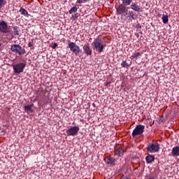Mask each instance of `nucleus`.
<instances>
[{
	"label": "nucleus",
	"instance_id": "nucleus-27",
	"mask_svg": "<svg viewBox=\"0 0 179 179\" xmlns=\"http://www.w3.org/2000/svg\"><path fill=\"white\" fill-rule=\"evenodd\" d=\"M84 2H87V0H77L76 3H84Z\"/></svg>",
	"mask_w": 179,
	"mask_h": 179
},
{
	"label": "nucleus",
	"instance_id": "nucleus-23",
	"mask_svg": "<svg viewBox=\"0 0 179 179\" xmlns=\"http://www.w3.org/2000/svg\"><path fill=\"white\" fill-rule=\"evenodd\" d=\"M137 57H141V52H136L135 53H133V55L131 56V59H135V58H137Z\"/></svg>",
	"mask_w": 179,
	"mask_h": 179
},
{
	"label": "nucleus",
	"instance_id": "nucleus-11",
	"mask_svg": "<svg viewBox=\"0 0 179 179\" xmlns=\"http://www.w3.org/2000/svg\"><path fill=\"white\" fill-rule=\"evenodd\" d=\"M83 48L84 54H86L87 55H90L92 54V50L89 43L85 44Z\"/></svg>",
	"mask_w": 179,
	"mask_h": 179
},
{
	"label": "nucleus",
	"instance_id": "nucleus-1",
	"mask_svg": "<svg viewBox=\"0 0 179 179\" xmlns=\"http://www.w3.org/2000/svg\"><path fill=\"white\" fill-rule=\"evenodd\" d=\"M92 45L98 52H103L104 45L103 44V41H101V36H99L95 38L94 42H92Z\"/></svg>",
	"mask_w": 179,
	"mask_h": 179
},
{
	"label": "nucleus",
	"instance_id": "nucleus-29",
	"mask_svg": "<svg viewBox=\"0 0 179 179\" xmlns=\"http://www.w3.org/2000/svg\"><path fill=\"white\" fill-rule=\"evenodd\" d=\"M52 47L53 48H57V47H58V44L54 43Z\"/></svg>",
	"mask_w": 179,
	"mask_h": 179
},
{
	"label": "nucleus",
	"instance_id": "nucleus-2",
	"mask_svg": "<svg viewBox=\"0 0 179 179\" xmlns=\"http://www.w3.org/2000/svg\"><path fill=\"white\" fill-rule=\"evenodd\" d=\"M10 50L15 54H18V55H24L26 54V50L20 46V45L15 44L11 45Z\"/></svg>",
	"mask_w": 179,
	"mask_h": 179
},
{
	"label": "nucleus",
	"instance_id": "nucleus-9",
	"mask_svg": "<svg viewBox=\"0 0 179 179\" xmlns=\"http://www.w3.org/2000/svg\"><path fill=\"white\" fill-rule=\"evenodd\" d=\"M0 31L1 33H8V23L6 22H0Z\"/></svg>",
	"mask_w": 179,
	"mask_h": 179
},
{
	"label": "nucleus",
	"instance_id": "nucleus-6",
	"mask_svg": "<svg viewBox=\"0 0 179 179\" xmlns=\"http://www.w3.org/2000/svg\"><path fill=\"white\" fill-rule=\"evenodd\" d=\"M26 68V63H17L13 66V69L15 73H22Z\"/></svg>",
	"mask_w": 179,
	"mask_h": 179
},
{
	"label": "nucleus",
	"instance_id": "nucleus-26",
	"mask_svg": "<svg viewBox=\"0 0 179 179\" xmlns=\"http://www.w3.org/2000/svg\"><path fill=\"white\" fill-rule=\"evenodd\" d=\"M3 5H6V1L5 0H0V8L3 6Z\"/></svg>",
	"mask_w": 179,
	"mask_h": 179
},
{
	"label": "nucleus",
	"instance_id": "nucleus-31",
	"mask_svg": "<svg viewBox=\"0 0 179 179\" xmlns=\"http://www.w3.org/2000/svg\"><path fill=\"white\" fill-rule=\"evenodd\" d=\"M1 45H2V44L0 43V47H1Z\"/></svg>",
	"mask_w": 179,
	"mask_h": 179
},
{
	"label": "nucleus",
	"instance_id": "nucleus-24",
	"mask_svg": "<svg viewBox=\"0 0 179 179\" xmlns=\"http://www.w3.org/2000/svg\"><path fill=\"white\" fill-rule=\"evenodd\" d=\"M122 68H129V64L127 63V61H122L121 63Z\"/></svg>",
	"mask_w": 179,
	"mask_h": 179
},
{
	"label": "nucleus",
	"instance_id": "nucleus-12",
	"mask_svg": "<svg viewBox=\"0 0 179 179\" xmlns=\"http://www.w3.org/2000/svg\"><path fill=\"white\" fill-rule=\"evenodd\" d=\"M131 9L134 10L135 12H140L141 11V6L138 5L136 3H131L130 5Z\"/></svg>",
	"mask_w": 179,
	"mask_h": 179
},
{
	"label": "nucleus",
	"instance_id": "nucleus-7",
	"mask_svg": "<svg viewBox=\"0 0 179 179\" xmlns=\"http://www.w3.org/2000/svg\"><path fill=\"white\" fill-rule=\"evenodd\" d=\"M117 15H124V16H127L128 15V10L127 9V6L120 4L116 8Z\"/></svg>",
	"mask_w": 179,
	"mask_h": 179
},
{
	"label": "nucleus",
	"instance_id": "nucleus-22",
	"mask_svg": "<svg viewBox=\"0 0 179 179\" xmlns=\"http://www.w3.org/2000/svg\"><path fill=\"white\" fill-rule=\"evenodd\" d=\"M76 12H78V8H76V6H73L69 10V13L70 15H72V13H76Z\"/></svg>",
	"mask_w": 179,
	"mask_h": 179
},
{
	"label": "nucleus",
	"instance_id": "nucleus-30",
	"mask_svg": "<svg viewBox=\"0 0 179 179\" xmlns=\"http://www.w3.org/2000/svg\"><path fill=\"white\" fill-rule=\"evenodd\" d=\"M40 90H41V89H39L38 90L36 91V94H40Z\"/></svg>",
	"mask_w": 179,
	"mask_h": 179
},
{
	"label": "nucleus",
	"instance_id": "nucleus-3",
	"mask_svg": "<svg viewBox=\"0 0 179 179\" xmlns=\"http://www.w3.org/2000/svg\"><path fill=\"white\" fill-rule=\"evenodd\" d=\"M143 132H145V125L138 124L134 128L131 135L133 138H135L136 136L142 135Z\"/></svg>",
	"mask_w": 179,
	"mask_h": 179
},
{
	"label": "nucleus",
	"instance_id": "nucleus-28",
	"mask_svg": "<svg viewBox=\"0 0 179 179\" xmlns=\"http://www.w3.org/2000/svg\"><path fill=\"white\" fill-rule=\"evenodd\" d=\"M72 19H78V14H75V15H72Z\"/></svg>",
	"mask_w": 179,
	"mask_h": 179
},
{
	"label": "nucleus",
	"instance_id": "nucleus-8",
	"mask_svg": "<svg viewBox=\"0 0 179 179\" xmlns=\"http://www.w3.org/2000/svg\"><path fill=\"white\" fill-rule=\"evenodd\" d=\"M79 127H71L66 130V134L68 136H76L78 135V132H79Z\"/></svg>",
	"mask_w": 179,
	"mask_h": 179
},
{
	"label": "nucleus",
	"instance_id": "nucleus-14",
	"mask_svg": "<svg viewBox=\"0 0 179 179\" xmlns=\"http://www.w3.org/2000/svg\"><path fill=\"white\" fill-rule=\"evenodd\" d=\"M115 156L122 157V156H124V150H122L121 148H118L117 150H115Z\"/></svg>",
	"mask_w": 179,
	"mask_h": 179
},
{
	"label": "nucleus",
	"instance_id": "nucleus-17",
	"mask_svg": "<svg viewBox=\"0 0 179 179\" xmlns=\"http://www.w3.org/2000/svg\"><path fill=\"white\" fill-rule=\"evenodd\" d=\"M173 156H179V147L176 146L172 149L171 152Z\"/></svg>",
	"mask_w": 179,
	"mask_h": 179
},
{
	"label": "nucleus",
	"instance_id": "nucleus-32",
	"mask_svg": "<svg viewBox=\"0 0 179 179\" xmlns=\"http://www.w3.org/2000/svg\"><path fill=\"white\" fill-rule=\"evenodd\" d=\"M107 1H110V0H107Z\"/></svg>",
	"mask_w": 179,
	"mask_h": 179
},
{
	"label": "nucleus",
	"instance_id": "nucleus-13",
	"mask_svg": "<svg viewBox=\"0 0 179 179\" xmlns=\"http://www.w3.org/2000/svg\"><path fill=\"white\" fill-rule=\"evenodd\" d=\"M106 164H110V166H115V162H117V159L115 158H113L111 157L107 158L105 159Z\"/></svg>",
	"mask_w": 179,
	"mask_h": 179
},
{
	"label": "nucleus",
	"instance_id": "nucleus-10",
	"mask_svg": "<svg viewBox=\"0 0 179 179\" xmlns=\"http://www.w3.org/2000/svg\"><path fill=\"white\" fill-rule=\"evenodd\" d=\"M128 16L126 17V19L124 20L125 22L127 23H129V22H132V20H135V14L132 13V11L129 10L127 13Z\"/></svg>",
	"mask_w": 179,
	"mask_h": 179
},
{
	"label": "nucleus",
	"instance_id": "nucleus-16",
	"mask_svg": "<svg viewBox=\"0 0 179 179\" xmlns=\"http://www.w3.org/2000/svg\"><path fill=\"white\" fill-rule=\"evenodd\" d=\"M34 106V104H31L27 106H24V111L25 113H33V106Z\"/></svg>",
	"mask_w": 179,
	"mask_h": 179
},
{
	"label": "nucleus",
	"instance_id": "nucleus-21",
	"mask_svg": "<svg viewBox=\"0 0 179 179\" xmlns=\"http://www.w3.org/2000/svg\"><path fill=\"white\" fill-rule=\"evenodd\" d=\"M13 34H14V36H19V32L20 31V30L17 27H13Z\"/></svg>",
	"mask_w": 179,
	"mask_h": 179
},
{
	"label": "nucleus",
	"instance_id": "nucleus-5",
	"mask_svg": "<svg viewBox=\"0 0 179 179\" xmlns=\"http://www.w3.org/2000/svg\"><path fill=\"white\" fill-rule=\"evenodd\" d=\"M147 150L150 153H156L160 150V145L159 143H150L147 147Z\"/></svg>",
	"mask_w": 179,
	"mask_h": 179
},
{
	"label": "nucleus",
	"instance_id": "nucleus-4",
	"mask_svg": "<svg viewBox=\"0 0 179 179\" xmlns=\"http://www.w3.org/2000/svg\"><path fill=\"white\" fill-rule=\"evenodd\" d=\"M69 48H70V51L73 52L76 57L80 54V48L79 45H76V43L73 42H69L68 43Z\"/></svg>",
	"mask_w": 179,
	"mask_h": 179
},
{
	"label": "nucleus",
	"instance_id": "nucleus-19",
	"mask_svg": "<svg viewBox=\"0 0 179 179\" xmlns=\"http://www.w3.org/2000/svg\"><path fill=\"white\" fill-rule=\"evenodd\" d=\"M122 5H124V6H129V5H131L133 0H122Z\"/></svg>",
	"mask_w": 179,
	"mask_h": 179
},
{
	"label": "nucleus",
	"instance_id": "nucleus-15",
	"mask_svg": "<svg viewBox=\"0 0 179 179\" xmlns=\"http://www.w3.org/2000/svg\"><path fill=\"white\" fill-rule=\"evenodd\" d=\"M146 163L150 164L155 162V156L149 155L145 157Z\"/></svg>",
	"mask_w": 179,
	"mask_h": 179
},
{
	"label": "nucleus",
	"instance_id": "nucleus-25",
	"mask_svg": "<svg viewBox=\"0 0 179 179\" xmlns=\"http://www.w3.org/2000/svg\"><path fill=\"white\" fill-rule=\"evenodd\" d=\"M34 45V39H31L28 43V47H33Z\"/></svg>",
	"mask_w": 179,
	"mask_h": 179
},
{
	"label": "nucleus",
	"instance_id": "nucleus-18",
	"mask_svg": "<svg viewBox=\"0 0 179 179\" xmlns=\"http://www.w3.org/2000/svg\"><path fill=\"white\" fill-rule=\"evenodd\" d=\"M20 12L21 15H22L23 16H26L27 17H29V16H30V15L29 14L27 10H26V9H24L23 8H20Z\"/></svg>",
	"mask_w": 179,
	"mask_h": 179
},
{
	"label": "nucleus",
	"instance_id": "nucleus-20",
	"mask_svg": "<svg viewBox=\"0 0 179 179\" xmlns=\"http://www.w3.org/2000/svg\"><path fill=\"white\" fill-rule=\"evenodd\" d=\"M162 19V22L164 24L169 23V15H163Z\"/></svg>",
	"mask_w": 179,
	"mask_h": 179
}]
</instances>
